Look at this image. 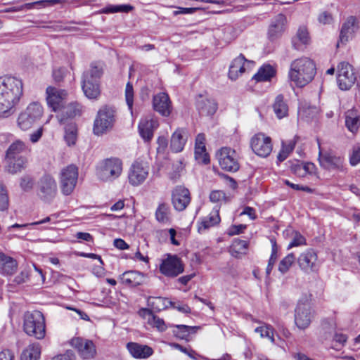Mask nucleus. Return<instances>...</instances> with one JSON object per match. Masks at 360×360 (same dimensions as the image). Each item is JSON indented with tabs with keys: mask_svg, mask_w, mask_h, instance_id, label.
Listing matches in <instances>:
<instances>
[{
	"mask_svg": "<svg viewBox=\"0 0 360 360\" xmlns=\"http://www.w3.org/2000/svg\"><path fill=\"white\" fill-rule=\"evenodd\" d=\"M240 215H248L251 219L254 220L257 218L255 210L251 207H245Z\"/></svg>",
	"mask_w": 360,
	"mask_h": 360,
	"instance_id": "63",
	"label": "nucleus"
},
{
	"mask_svg": "<svg viewBox=\"0 0 360 360\" xmlns=\"http://www.w3.org/2000/svg\"><path fill=\"white\" fill-rule=\"evenodd\" d=\"M60 0H40L34 2L27 3L21 6V10L26 9L30 10L37 8V6L46 7L49 6L59 4Z\"/></svg>",
	"mask_w": 360,
	"mask_h": 360,
	"instance_id": "43",
	"label": "nucleus"
},
{
	"mask_svg": "<svg viewBox=\"0 0 360 360\" xmlns=\"http://www.w3.org/2000/svg\"><path fill=\"white\" fill-rule=\"evenodd\" d=\"M275 74L276 71L271 65L269 64L264 65L258 70L252 79L257 82L270 81Z\"/></svg>",
	"mask_w": 360,
	"mask_h": 360,
	"instance_id": "36",
	"label": "nucleus"
},
{
	"mask_svg": "<svg viewBox=\"0 0 360 360\" xmlns=\"http://www.w3.org/2000/svg\"><path fill=\"white\" fill-rule=\"evenodd\" d=\"M158 121L153 118H143L139 124L140 136L145 141H150L153 137L154 131L158 127Z\"/></svg>",
	"mask_w": 360,
	"mask_h": 360,
	"instance_id": "22",
	"label": "nucleus"
},
{
	"mask_svg": "<svg viewBox=\"0 0 360 360\" xmlns=\"http://www.w3.org/2000/svg\"><path fill=\"white\" fill-rule=\"evenodd\" d=\"M184 264L177 255H168L160 266V272L169 277L177 276L184 271Z\"/></svg>",
	"mask_w": 360,
	"mask_h": 360,
	"instance_id": "13",
	"label": "nucleus"
},
{
	"mask_svg": "<svg viewBox=\"0 0 360 360\" xmlns=\"http://www.w3.org/2000/svg\"><path fill=\"white\" fill-rule=\"evenodd\" d=\"M125 98L129 109L132 112L134 103V89L132 84L129 82L125 88Z\"/></svg>",
	"mask_w": 360,
	"mask_h": 360,
	"instance_id": "50",
	"label": "nucleus"
},
{
	"mask_svg": "<svg viewBox=\"0 0 360 360\" xmlns=\"http://www.w3.org/2000/svg\"><path fill=\"white\" fill-rule=\"evenodd\" d=\"M196 108L201 115H214L217 110V104L214 100L199 95L196 100Z\"/></svg>",
	"mask_w": 360,
	"mask_h": 360,
	"instance_id": "26",
	"label": "nucleus"
},
{
	"mask_svg": "<svg viewBox=\"0 0 360 360\" xmlns=\"http://www.w3.org/2000/svg\"><path fill=\"white\" fill-rule=\"evenodd\" d=\"M173 330L174 335L181 340H187L191 333H195L198 327H192L186 325H176Z\"/></svg>",
	"mask_w": 360,
	"mask_h": 360,
	"instance_id": "41",
	"label": "nucleus"
},
{
	"mask_svg": "<svg viewBox=\"0 0 360 360\" xmlns=\"http://www.w3.org/2000/svg\"><path fill=\"white\" fill-rule=\"evenodd\" d=\"M200 8H182L178 7L176 11H174V15L179 14H192L196 11L200 10Z\"/></svg>",
	"mask_w": 360,
	"mask_h": 360,
	"instance_id": "57",
	"label": "nucleus"
},
{
	"mask_svg": "<svg viewBox=\"0 0 360 360\" xmlns=\"http://www.w3.org/2000/svg\"><path fill=\"white\" fill-rule=\"evenodd\" d=\"M77 137V129L75 123L71 122L65 127L64 139L69 146L76 143Z\"/></svg>",
	"mask_w": 360,
	"mask_h": 360,
	"instance_id": "39",
	"label": "nucleus"
},
{
	"mask_svg": "<svg viewBox=\"0 0 360 360\" xmlns=\"http://www.w3.org/2000/svg\"><path fill=\"white\" fill-rule=\"evenodd\" d=\"M78 179V168L74 165H70L60 172V185L63 194L70 195L77 184Z\"/></svg>",
	"mask_w": 360,
	"mask_h": 360,
	"instance_id": "10",
	"label": "nucleus"
},
{
	"mask_svg": "<svg viewBox=\"0 0 360 360\" xmlns=\"http://www.w3.org/2000/svg\"><path fill=\"white\" fill-rule=\"evenodd\" d=\"M274 112L278 119H282L288 115V105L283 95H278L273 104Z\"/></svg>",
	"mask_w": 360,
	"mask_h": 360,
	"instance_id": "35",
	"label": "nucleus"
},
{
	"mask_svg": "<svg viewBox=\"0 0 360 360\" xmlns=\"http://www.w3.org/2000/svg\"><path fill=\"white\" fill-rule=\"evenodd\" d=\"M75 355L72 351H67L63 354L58 355L53 358L52 360H74Z\"/></svg>",
	"mask_w": 360,
	"mask_h": 360,
	"instance_id": "59",
	"label": "nucleus"
},
{
	"mask_svg": "<svg viewBox=\"0 0 360 360\" xmlns=\"http://www.w3.org/2000/svg\"><path fill=\"white\" fill-rule=\"evenodd\" d=\"M314 318V311L310 302L307 298L300 300L295 309L294 321L296 326L300 330H305L309 328Z\"/></svg>",
	"mask_w": 360,
	"mask_h": 360,
	"instance_id": "7",
	"label": "nucleus"
},
{
	"mask_svg": "<svg viewBox=\"0 0 360 360\" xmlns=\"http://www.w3.org/2000/svg\"><path fill=\"white\" fill-rule=\"evenodd\" d=\"M46 94L47 103L55 112L59 111L61 109L68 96L65 90L53 86L47 87Z\"/></svg>",
	"mask_w": 360,
	"mask_h": 360,
	"instance_id": "18",
	"label": "nucleus"
},
{
	"mask_svg": "<svg viewBox=\"0 0 360 360\" xmlns=\"http://www.w3.org/2000/svg\"><path fill=\"white\" fill-rule=\"evenodd\" d=\"M316 169L315 165L311 162H296L290 166L291 172L299 177H304L307 174H311Z\"/></svg>",
	"mask_w": 360,
	"mask_h": 360,
	"instance_id": "33",
	"label": "nucleus"
},
{
	"mask_svg": "<svg viewBox=\"0 0 360 360\" xmlns=\"http://www.w3.org/2000/svg\"><path fill=\"white\" fill-rule=\"evenodd\" d=\"M115 110L112 107L104 106L98 112L94 121V133L101 135L111 129L115 122Z\"/></svg>",
	"mask_w": 360,
	"mask_h": 360,
	"instance_id": "9",
	"label": "nucleus"
},
{
	"mask_svg": "<svg viewBox=\"0 0 360 360\" xmlns=\"http://www.w3.org/2000/svg\"><path fill=\"white\" fill-rule=\"evenodd\" d=\"M134 9V7L129 4L123 5H108V6L103 8L99 13L108 14L114 13H129Z\"/></svg>",
	"mask_w": 360,
	"mask_h": 360,
	"instance_id": "42",
	"label": "nucleus"
},
{
	"mask_svg": "<svg viewBox=\"0 0 360 360\" xmlns=\"http://www.w3.org/2000/svg\"><path fill=\"white\" fill-rule=\"evenodd\" d=\"M316 260V252L314 249L309 248L299 256L297 262L301 269L309 272L315 269Z\"/></svg>",
	"mask_w": 360,
	"mask_h": 360,
	"instance_id": "24",
	"label": "nucleus"
},
{
	"mask_svg": "<svg viewBox=\"0 0 360 360\" xmlns=\"http://www.w3.org/2000/svg\"><path fill=\"white\" fill-rule=\"evenodd\" d=\"M295 260V257L293 253L288 254L279 263L278 271L284 274L288 271L292 264Z\"/></svg>",
	"mask_w": 360,
	"mask_h": 360,
	"instance_id": "44",
	"label": "nucleus"
},
{
	"mask_svg": "<svg viewBox=\"0 0 360 360\" xmlns=\"http://www.w3.org/2000/svg\"><path fill=\"white\" fill-rule=\"evenodd\" d=\"M127 347L131 355L136 359H147L154 353L152 347L136 342H129Z\"/></svg>",
	"mask_w": 360,
	"mask_h": 360,
	"instance_id": "28",
	"label": "nucleus"
},
{
	"mask_svg": "<svg viewBox=\"0 0 360 360\" xmlns=\"http://www.w3.org/2000/svg\"><path fill=\"white\" fill-rule=\"evenodd\" d=\"M43 114V108L37 102L30 103L18 117V125L23 131L30 129Z\"/></svg>",
	"mask_w": 360,
	"mask_h": 360,
	"instance_id": "8",
	"label": "nucleus"
},
{
	"mask_svg": "<svg viewBox=\"0 0 360 360\" xmlns=\"http://www.w3.org/2000/svg\"><path fill=\"white\" fill-rule=\"evenodd\" d=\"M71 345L84 359H92L96 355V347L91 340L75 338L71 340Z\"/></svg>",
	"mask_w": 360,
	"mask_h": 360,
	"instance_id": "19",
	"label": "nucleus"
},
{
	"mask_svg": "<svg viewBox=\"0 0 360 360\" xmlns=\"http://www.w3.org/2000/svg\"><path fill=\"white\" fill-rule=\"evenodd\" d=\"M14 354L9 349H4L0 352V360H13Z\"/></svg>",
	"mask_w": 360,
	"mask_h": 360,
	"instance_id": "64",
	"label": "nucleus"
},
{
	"mask_svg": "<svg viewBox=\"0 0 360 360\" xmlns=\"http://www.w3.org/2000/svg\"><path fill=\"white\" fill-rule=\"evenodd\" d=\"M360 162V148L354 149L353 153L350 157V163L352 165H356Z\"/></svg>",
	"mask_w": 360,
	"mask_h": 360,
	"instance_id": "62",
	"label": "nucleus"
},
{
	"mask_svg": "<svg viewBox=\"0 0 360 360\" xmlns=\"http://www.w3.org/2000/svg\"><path fill=\"white\" fill-rule=\"evenodd\" d=\"M29 277L27 271H22L19 275L15 276L14 281L18 284H21L27 281Z\"/></svg>",
	"mask_w": 360,
	"mask_h": 360,
	"instance_id": "61",
	"label": "nucleus"
},
{
	"mask_svg": "<svg viewBox=\"0 0 360 360\" xmlns=\"http://www.w3.org/2000/svg\"><path fill=\"white\" fill-rule=\"evenodd\" d=\"M216 157L221 169L231 172H235L239 169L236 153L231 148H221L217 152Z\"/></svg>",
	"mask_w": 360,
	"mask_h": 360,
	"instance_id": "11",
	"label": "nucleus"
},
{
	"mask_svg": "<svg viewBox=\"0 0 360 360\" xmlns=\"http://www.w3.org/2000/svg\"><path fill=\"white\" fill-rule=\"evenodd\" d=\"M113 245L119 250H124L129 249V245L122 238H116L113 241Z\"/></svg>",
	"mask_w": 360,
	"mask_h": 360,
	"instance_id": "60",
	"label": "nucleus"
},
{
	"mask_svg": "<svg viewBox=\"0 0 360 360\" xmlns=\"http://www.w3.org/2000/svg\"><path fill=\"white\" fill-rule=\"evenodd\" d=\"M57 193V185L55 179L49 176L45 175L41 177L39 182V195L45 202L51 201Z\"/></svg>",
	"mask_w": 360,
	"mask_h": 360,
	"instance_id": "16",
	"label": "nucleus"
},
{
	"mask_svg": "<svg viewBox=\"0 0 360 360\" xmlns=\"http://www.w3.org/2000/svg\"><path fill=\"white\" fill-rule=\"evenodd\" d=\"M250 146L256 155L263 158L267 157L272 150L271 138L262 133L257 134L252 138Z\"/></svg>",
	"mask_w": 360,
	"mask_h": 360,
	"instance_id": "15",
	"label": "nucleus"
},
{
	"mask_svg": "<svg viewBox=\"0 0 360 360\" xmlns=\"http://www.w3.org/2000/svg\"><path fill=\"white\" fill-rule=\"evenodd\" d=\"M286 17L283 14L277 15L271 21L269 28V38L273 41L280 37L285 30Z\"/></svg>",
	"mask_w": 360,
	"mask_h": 360,
	"instance_id": "25",
	"label": "nucleus"
},
{
	"mask_svg": "<svg viewBox=\"0 0 360 360\" xmlns=\"http://www.w3.org/2000/svg\"><path fill=\"white\" fill-rule=\"evenodd\" d=\"M28 146L21 140L13 142L6 151V170L16 174L24 170L27 164Z\"/></svg>",
	"mask_w": 360,
	"mask_h": 360,
	"instance_id": "3",
	"label": "nucleus"
},
{
	"mask_svg": "<svg viewBox=\"0 0 360 360\" xmlns=\"http://www.w3.org/2000/svg\"><path fill=\"white\" fill-rule=\"evenodd\" d=\"M148 175V167L143 162H135L129 171V181L133 186H139L146 179Z\"/></svg>",
	"mask_w": 360,
	"mask_h": 360,
	"instance_id": "20",
	"label": "nucleus"
},
{
	"mask_svg": "<svg viewBox=\"0 0 360 360\" xmlns=\"http://www.w3.org/2000/svg\"><path fill=\"white\" fill-rule=\"evenodd\" d=\"M163 301V299L160 297H150L148 300V305L158 311H160L162 309L164 308Z\"/></svg>",
	"mask_w": 360,
	"mask_h": 360,
	"instance_id": "52",
	"label": "nucleus"
},
{
	"mask_svg": "<svg viewBox=\"0 0 360 360\" xmlns=\"http://www.w3.org/2000/svg\"><path fill=\"white\" fill-rule=\"evenodd\" d=\"M65 68H59L58 69H54L53 71V77L56 82H60L63 79V77L65 74Z\"/></svg>",
	"mask_w": 360,
	"mask_h": 360,
	"instance_id": "56",
	"label": "nucleus"
},
{
	"mask_svg": "<svg viewBox=\"0 0 360 360\" xmlns=\"http://www.w3.org/2000/svg\"><path fill=\"white\" fill-rule=\"evenodd\" d=\"M309 32L305 26H300L291 39L292 48L297 51L304 50L306 46L309 44Z\"/></svg>",
	"mask_w": 360,
	"mask_h": 360,
	"instance_id": "27",
	"label": "nucleus"
},
{
	"mask_svg": "<svg viewBox=\"0 0 360 360\" xmlns=\"http://www.w3.org/2000/svg\"><path fill=\"white\" fill-rule=\"evenodd\" d=\"M319 162L321 167L328 170H342L343 169L344 158L337 155L331 150L322 151L319 143Z\"/></svg>",
	"mask_w": 360,
	"mask_h": 360,
	"instance_id": "12",
	"label": "nucleus"
},
{
	"mask_svg": "<svg viewBox=\"0 0 360 360\" xmlns=\"http://www.w3.org/2000/svg\"><path fill=\"white\" fill-rule=\"evenodd\" d=\"M120 279L127 286H137L143 282V274L137 271H128L123 273Z\"/></svg>",
	"mask_w": 360,
	"mask_h": 360,
	"instance_id": "32",
	"label": "nucleus"
},
{
	"mask_svg": "<svg viewBox=\"0 0 360 360\" xmlns=\"http://www.w3.org/2000/svg\"><path fill=\"white\" fill-rule=\"evenodd\" d=\"M9 200L7 190L4 185L0 183V211L6 210L8 208Z\"/></svg>",
	"mask_w": 360,
	"mask_h": 360,
	"instance_id": "48",
	"label": "nucleus"
},
{
	"mask_svg": "<svg viewBox=\"0 0 360 360\" xmlns=\"http://www.w3.org/2000/svg\"><path fill=\"white\" fill-rule=\"evenodd\" d=\"M153 105L154 110L162 116L167 117L171 113V101L169 96L165 93L162 92L154 96Z\"/></svg>",
	"mask_w": 360,
	"mask_h": 360,
	"instance_id": "23",
	"label": "nucleus"
},
{
	"mask_svg": "<svg viewBox=\"0 0 360 360\" xmlns=\"http://www.w3.org/2000/svg\"><path fill=\"white\" fill-rule=\"evenodd\" d=\"M248 243L246 240H237L233 244V250H236L238 253H245L248 249Z\"/></svg>",
	"mask_w": 360,
	"mask_h": 360,
	"instance_id": "54",
	"label": "nucleus"
},
{
	"mask_svg": "<svg viewBox=\"0 0 360 360\" xmlns=\"http://www.w3.org/2000/svg\"><path fill=\"white\" fill-rule=\"evenodd\" d=\"M315 75L316 65L313 60L302 57L291 63L288 77L296 86L304 87L313 80Z\"/></svg>",
	"mask_w": 360,
	"mask_h": 360,
	"instance_id": "2",
	"label": "nucleus"
},
{
	"mask_svg": "<svg viewBox=\"0 0 360 360\" xmlns=\"http://www.w3.org/2000/svg\"><path fill=\"white\" fill-rule=\"evenodd\" d=\"M34 184V179L30 175H24L20 179V186L21 188L27 191L32 188Z\"/></svg>",
	"mask_w": 360,
	"mask_h": 360,
	"instance_id": "51",
	"label": "nucleus"
},
{
	"mask_svg": "<svg viewBox=\"0 0 360 360\" xmlns=\"http://www.w3.org/2000/svg\"><path fill=\"white\" fill-rule=\"evenodd\" d=\"M24 331L30 336L43 339L46 334V325L44 314L37 310L27 311L24 314Z\"/></svg>",
	"mask_w": 360,
	"mask_h": 360,
	"instance_id": "4",
	"label": "nucleus"
},
{
	"mask_svg": "<svg viewBox=\"0 0 360 360\" xmlns=\"http://www.w3.org/2000/svg\"><path fill=\"white\" fill-rule=\"evenodd\" d=\"M122 171V162L117 158H107L99 163L96 175L103 181H111L118 178Z\"/></svg>",
	"mask_w": 360,
	"mask_h": 360,
	"instance_id": "6",
	"label": "nucleus"
},
{
	"mask_svg": "<svg viewBox=\"0 0 360 360\" xmlns=\"http://www.w3.org/2000/svg\"><path fill=\"white\" fill-rule=\"evenodd\" d=\"M248 61V60L242 53L234 58L229 67V77L231 80H236L238 79V77L245 72V69L244 65L245 63Z\"/></svg>",
	"mask_w": 360,
	"mask_h": 360,
	"instance_id": "30",
	"label": "nucleus"
},
{
	"mask_svg": "<svg viewBox=\"0 0 360 360\" xmlns=\"http://www.w3.org/2000/svg\"><path fill=\"white\" fill-rule=\"evenodd\" d=\"M103 74L101 68L92 64L82 76V88L84 95L89 99H96L100 95L99 79Z\"/></svg>",
	"mask_w": 360,
	"mask_h": 360,
	"instance_id": "5",
	"label": "nucleus"
},
{
	"mask_svg": "<svg viewBox=\"0 0 360 360\" xmlns=\"http://www.w3.org/2000/svg\"><path fill=\"white\" fill-rule=\"evenodd\" d=\"M345 125L351 132H356L359 126L360 120L356 112L354 110H348L345 115Z\"/></svg>",
	"mask_w": 360,
	"mask_h": 360,
	"instance_id": "37",
	"label": "nucleus"
},
{
	"mask_svg": "<svg viewBox=\"0 0 360 360\" xmlns=\"http://www.w3.org/2000/svg\"><path fill=\"white\" fill-rule=\"evenodd\" d=\"M338 72L337 81L340 89L342 90L350 89L356 79L352 65L348 63H340Z\"/></svg>",
	"mask_w": 360,
	"mask_h": 360,
	"instance_id": "14",
	"label": "nucleus"
},
{
	"mask_svg": "<svg viewBox=\"0 0 360 360\" xmlns=\"http://www.w3.org/2000/svg\"><path fill=\"white\" fill-rule=\"evenodd\" d=\"M18 263L13 257L0 252V273L4 275H13L17 270Z\"/></svg>",
	"mask_w": 360,
	"mask_h": 360,
	"instance_id": "31",
	"label": "nucleus"
},
{
	"mask_svg": "<svg viewBox=\"0 0 360 360\" xmlns=\"http://www.w3.org/2000/svg\"><path fill=\"white\" fill-rule=\"evenodd\" d=\"M60 115H58L60 122H63L65 118L74 117L79 115L81 112V106L77 103H70L67 105H63L59 110Z\"/></svg>",
	"mask_w": 360,
	"mask_h": 360,
	"instance_id": "34",
	"label": "nucleus"
},
{
	"mask_svg": "<svg viewBox=\"0 0 360 360\" xmlns=\"http://www.w3.org/2000/svg\"><path fill=\"white\" fill-rule=\"evenodd\" d=\"M306 243L305 238L298 232H295L292 241L288 245V249L292 247L304 245Z\"/></svg>",
	"mask_w": 360,
	"mask_h": 360,
	"instance_id": "53",
	"label": "nucleus"
},
{
	"mask_svg": "<svg viewBox=\"0 0 360 360\" xmlns=\"http://www.w3.org/2000/svg\"><path fill=\"white\" fill-rule=\"evenodd\" d=\"M195 158L199 162L207 165L210 163V157L206 152L205 146H200V147H195Z\"/></svg>",
	"mask_w": 360,
	"mask_h": 360,
	"instance_id": "45",
	"label": "nucleus"
},
{
	"mask_svg": "<svg viewBox=\"0 0 360 360\" xmlns=\"http://www.w3.org/2000/svg\"><path fill=\"white\" fill-rule=\"evenodd\" d=\"M335 18L332 13L322 11L317 15V21L321 25H330L334 22Z\"/></svg>",
	"mask_w": 360,
	"mask_h": 360,
	"instance_id": "46",
	"label": "nucleus"
},
{
	"mask_svg": "<svg viewBox=\"0 0 360 360\" xmlns=\"http://www.w3.org/2000/svg\"><path fill=\"white\" fill-rule=\"evenodd\" d=\"M147 319L148 323L153 327L156 328L158 330L165 331L167 329V326L164 320L155 316V314L153 316L148 317Z\"/></svg>",
	"mask_w": 360,
	"mask_h": 360,
	"instance_id": "49",
	"label": "nucleus"
},
{
	"mask_svg": "<svg viewBox=\"0 0 360 360\" xmlns=\"http://www.w3.org/2000/svg\"><path fill=\"white\" fill-rule=\"evenodd\" d=\"M43 127H39L37 130L30 134V140L32 143H35L39 141L43 134Z\"/></svg>",
	"mask_w": 360,
	"mask_h": 360,
	"instance_id": "58",
	"label": "nucleus"
},
{
	"mask_svg": "<svg viewBox=\"0 0 360 360\" xmlns=\"http://www.w3.org/2000/svg\"><path fill=\"white\" fill-rule=\"evenodd\" d=\"M41 351L38 345H29L22 353L21 360H38Z\"/></svg>",
	"mask_w": 360,
	"mask_h": 360,
	"instance_id": "40",
	"label": "nucleus"
},
{
	"mask_svg": "<svg viewBox=\"0 0 360 360\" xmlns=\"http://www.w3.org/2000/svg\"><path fill=\"white\" fill-rule=\"evenodd\" d=\"M226 195L222 191H213L210 195V199L213 202H218L225 200Z\"/></svg>",
	"mask_w": 360,
	"mask_h": 360,
	"instance_id": "55",
	"label": "nucleus"
},
{
	"mask_svg": "<svg viewBox=\"0 0 360 360\" xmlns=\"http://www.w3.org/2000/svg\"><path fill=\"white\" fill-rule=\"evenodd\" d=\"M191 202L189 191L183 186H176L172 194V202L176 210H184Z\"/></svg>",
	"mask_w": 360,
	"mask_h": 360,
	"instance_id": "21",
	"label": "nucleus"
},
{
	"mask_svg": "<svg viewBox=\"0 0 360 360\" xmlns=\"http://www.w3.org/2000/svg\"><path fill=\"white\" fill-rule=\"evenodd\" d=\"M155 219L158 222L167 224L169 221L170 207L166 202H161L155 211Z\"/></svg>",
	"mask_w": 360,
	"mask_h": 360,
	"instance_id": "38",
	"label": "nucleus"
},
{
	"mask_svg": "<svg viewBox=\"0 0 360 360\" xmlns=\"http://www.w3.org/2000/svg\"><path fill=\"white\" fill-rule=\"evenodd\" d=\"M188 139V131L186 129L178 128L171 137L170 148L174 153L181 152Z\"/></svg>",
	"mask_w": 360,
	"mask_h": 360,
	"instance_id": "29",
	"label": "nucleus"
},
{
	"mask_svg": "<svg viewBox=\"0 0 360 360\" xmlns=\"http://www.w3.org/2000/svg\"><path fill=\"white\" fill-rule=\"evenodd\" d=\"M255 332L259 333L262 338H268L271 342H274V329L270 325L265 324L264 326L257 327Z\"/></svg>",
	"mask_w": 360,
	"mask_h": 360,
	"instance_id": "47",
	"label": "nucleus"
},
{
	"mask_svg": "<svg viewBox=\"0 0 360 360\" xmlns=\"http://www.w3.org/2000/svg\"><path fill=\"white\" fill-rule=\"evenodd\" d=\"M359 27V21L355 16L347 17L342 25L337 46H339L340 44H345L352 39Z\"/></svg>",
	"mask_w": 360,
	"mask_h": 360,
	"instance_id": "17",
	"label": "nucleus"
},
{
	"mask_svg": "<svg viewBox=\"0 0 360 360\" xmlns=\"http://www.w3.org/2000/svg\"><path fill=\"white\" fill-rule=\"evenodd\" d=\"M23 94L22 81L12 76L0 77V118H6L16 110Z\"/></svg>",
	"mask_w": 360,
	"mask_h": 360,
	"instance_id": "1",
	"label": "nucleus"
}]
</instances>
